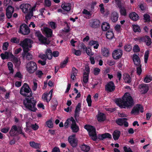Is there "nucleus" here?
Here are the masks:
<instances>
[{"label":"nucleus","mask_w":152,"mask_h":152,"mask_svg":"<svg viewBox=\"0 0 152 152\" xmlns=\"http://www.w3.org/2000/svg\"><path fill=\"white\" fill-rule=\"evenodd\" d=\"M115 30L117 32H120L121 30V27L120 25L117 24L115 27Z\"/></svg>","instance_id":"obj_64"},{"label":"nucleus","mask_w":152,"mask_h":152,"mask_svg":"<svg viewBox=\"0 0 152 152\" xmlns=\"http://www.w3.org/2000/svg\"><path fill=\"white\" fill-rule=\"evenodd\" d=\"M81 150L85 152H88L90 150V148L89 146L86 144L81 145L80 146Z\"/></svg>","instance_id":"obj_30"},{"label":"nucleus","mask_w":152,"mask_h":152,"mask_svg":"<svg viewBox=\"0 0 152 152\" xmlns=\"http://www.w3.org/2000/svg\"><path fill=\"white\" fill-rule=\"evenodd\" d=\"M133 60L134 64L136 66H139L141 65L140 64V59L137 55H133Z\"/></svg>","instance_id":"obj_20"},{"label":"nucleus","mask_w":152,"mask_h":152,"mask_svg":"<svg viewBox=\"0 0 152 152\" xmlns=\"http://www.w3.org/2000/svg\"><path fill=\"white\" fill-rule=\"evenodd\" d=\"M112 138L111 135L108 133H106L100 135L99 136V138L100 140H103L104 139Z\"/></svg>","instance_id":"obj_33"},{"label":"nucleus","mask_w":152,"mask_h":152,"mask_svg":"<svg viewBox=\"0 0 152 152\" xmlns=\"http://www.w3.org/2000/svg\"><path fill=\"white\" fill-rule=\"evenodd\" d=\"M127 119L126 118H119L116 121V123L119 125H124L125 127L128 126V123L126 122Z\"/></svg>","instance_id":"obj_17"},{"label":"nucleus","mask_w":152,"mask_h":152,"mask_svg":"<svg viewBox=\"0 0 152 152\" xmlns=\"http://www.w3.org/2000/svg\"><path fill=\"white\" fill-rule=\"evenodd\" d=\"M106 119L105 115L102 113H99L97 115V119L99 122L104 121Z\"/></svg>","instance_id":"obj_29"},{"label":"nucleus","mask_w":152,"mask_h":152,"mask_svg":"<svg viewBox=\"0 0 152 152\" xmlns=\"http://www.w3.org/2000/svg\"><path fill=\"white\" fill-rule=\"evenodd\" d=\"M139 88L141 89L142 91H141L142 93H146L148 89V88L147 85L146 84H143L139 86Z\"/></svg>","instance_id":"obj_28"},{"label":"nucleus","mask_w":152,"mask_h":152,"mask_svg":"<svg viewBox=\"0 0 152 152\" xmlns=\"http://www.w3.org/2000/svg\"><path fill=\"white\" fill-rule=\"evenodd\" d=\"M138 66V67L137 68V73L138 75H140L142 72V69L141 67V65Z\"/></svg>","instance_id":"obj_62"},{"label":"nucleus","mask_w":152,"mask_h":152,"mask_svg":"<svg viewBox=\"0 0 152 152\" xmlns=\"http://www.w3.org/2000/svg\"><path fill=\"white\" fill-rule=\"evenodd\" d=\"M85 51L87 55L89 56L93 55V53L91 52V49L89 48H87Z\"/></svg>","instance_id":"obj_56"},{"label":"nucleus","mask_w":152,"mask_h":152,"mask_svg":"<svg viewBox=\"0 0 152 152\" xmlns=\"http://www.w3.org/2000/svg\"><path fill=\"white\" fill-rule=\"evenodd\" d=\"M42 32L48 37H51L53 33L52 30L47 27H44L42 29Z\"/></svg>","instance_id":"obj_18"},{"label":"nucleus","mask_w":152,"mask_h":152,"mask_svg":"<svg viewBox=\"0 0 152 152\" xmlns=\"http://www.w3.org/2000/svg\"><path fill=\"white\" fill-rule=\"evenodd\" d=\"M19 32L24 35L28 34L30 32V30L27 26L23 24L20 26Z\"/></svg>","instance_id":"obj_13"},{"label":"nucleus","mask_w":152,"mask_h":152,"mask_svg":"<svg viewBox=\"0 0 152 152\" xmlns=\"http://www.w3.org/2000/svg\"><path fill=\"white\" fill-rule=\"evenodd\" d=\"M46 123L47 126L49 128H51L53 127L52 122L51 120L47 121Z\"/></svg>","instance_id":"obj_51"},{"label":"nucleus","mask_w":152,"mask_h":152,"mask_svg":"<svg viewBox=\"0 0 152 152\" xmlns=\"http://www.w3.org/2000/svg\"><path fill=\"white\" fill-rule=\"evenodd\" d=\"M86 101L88 106L89 107L91 106L92 101L91 99V96L90 95H88V96L86 99Z\"/></svg>","instance_id":"obj_45"},{"label":"nucleus","mask_w":152,"mask_h":152,"mask_svg":"<svg viewBox=\"0 0 152 152\" xmlns=\"http://www.w3.org/2000/svg\"><path fill=\"white\" fill-rule=\"evenodd\" d=\"M149 54V51L148 50H146L145 53V54L144 56V62L145 63H147L148 58V57Z\"/></svg>","instance_id":"obj_47"},{"label":"nucleus","mask_w":152,"mask_h":152,"mask_svg":"<svg viewBox=\"0 0 152 152\" xmlns=\"http://www.w3.org/2000/svg\"><path fill=\"white\" fill-rule=\"evenodd\" d=\"M115 3L118 7L120 9V11L121 15L125 16L127 14V11L124 7H122L123 4L119 0H114L112 2V3Z\"/></svg>","instance_id":"obj_8"},{"label":"nucleus","mask_w":152,"mask_h":152,"mask_svg":"<svg viewBox=\"0 0 152 152\" xmlns=\"http://www.w3.org/2000/svg\"><path fill=\"white\" fill-rule=\"evenodd\" d=\"M122 99H117L115 101L116 104L121 108L131 107L134 104L133 99L128 93H126Z\"/></svg>","instance_id":"obj_2"},{"label":"nucleus","mask_w":152,"mask_h":152,"mask_svg":"<svg viewBox=\"0 0 152 152\" xmlns=\"http://www.w3.org/2000/svg\"><path fill=\"white\" fill-rule=\"evenodd\" d=\"M123 78L125 83H129L131 81V79L130 76L126 73L124 74L123 75Z\"/></svg>","instance_id":"obj_32"},{"label":"nucleus","mask_w":152,"mask_h":152,"mask_svg":"<svg viewBox=\"0 0 152 152\" xmlns=\"http://www.w3.org/2000/svg\"><path fill=\"white\" fill-rule=\"evenodd\" d=\"M99 22L97 20H91L89 22V25L93 28H96L99 26Z\"/></svg>","instance_id":"obj_22"},{"label":"nucleus","mask_w":152,"mask_h":152,"mask_svg":"<svg viewBox=\"0 0 152 152\" xmlns=\"http://www.w3.org/2000/svg\"><path fill=\"white\" fill-rule=\"evenodd\" d=\"M61 7L64 10L68 12L69 11L71 10V5L69 3H66L64 2L61 4Z\"/></svg>","instance_id":"obj_19"},{"label":"nucleus","mask_w":152,"mask_h":152,"mask_svg":"<svg viewBox=\"0 0 152 152\" xmlns=\"http://www.w3.org/2000/svg\"><path fill=\"white\" fill-rule=\"evenodd\" d=\"M50 27L52 29H55L56 27V23L54 22H50L49 23Z\"/></svg>","instance_id":"obj_52"},{"label":"nucleus","mask_w":152,"mask_h":152,"mask_svg":"<svg viewBox=\"0 0 152 152\" xmlns=\"http://www.w3.org/2000/svg\"><path fill=\"white\" fill-rule=\"evenodd\" d=\"M72 53L75 54L76 56H79L81 55V52L80 50H77L75 49H73L72 50Z\"/></svg>","instance_id":"obj_50"},{"label":"nucleus","mask_w":152,"mask_h":152,"mask_svg":"<svg viewBox=\"0 0 152 152\" xmlns=\"http://www.w3.org/2000/svg\"><path fill=\"white\" fill-rule=\"evenodd\" d=\"M140 111L141 113H143L144 111L143 108L141 105L137 104L133 107L131 113L134 115H137L139 113Z\"/></svg>","instance_id":"obj_10"},{"label":"nucleus","mask_w":152,"mask_h":152,"mask_svg":"<svg viewBox=\"0 0 152 152\" xmlns=\"http://www.w3.org/2000/svg\"><path fill=\"white\" fill-rule=\"evenodd\" d=\"M81 103H79L77 105L75 110V113H77L80 111L81 107Z\"/></svg>","instance_id":"obj_60"},{"label":"nucleus","mask_w":152,"mask_h":152,"mask_svg":"<svg viewBox=\"0 0 152 152\" xmlns=\"http://www.w3.org/2000/svg\"><path fill=\"white\" fill-rule=\"evenodd\" d=\"M26 69L29 73L32 74L37 70V66L35 62L31 61L27 63Z\"/></svg>","instance_id":"obj_7"},{"label":"nucleus","mask_w":152,"mask_h":152,"mask_svg":"<svg viewBox=\"0 0 152 152\" xmlns=\"http://www.w3.org/2000/svg\"><path fill=\"white\" fill-rule=\"evenodd\" d=\"M13 12V7L11 6H8L6 10V15L7 17L9 19L11 18Z\"/></svg>","instance_id":"obj_16"},{"label":"nucleus","mask_w":152,"mask_h":152,"mask_svg":"<svg viewBox=\"0 0 152 152\" xmlns=\"http://www.w3.org/2000/svg\"><path fill=\"white\" fill-rule=\"evenodd\" d=\"M84 128L88 132L91 138L94 140H96L97 139V136L95 128L93 126L89 125H85Z\"/></svg>","instance_id":"obj_6"},{"label":"nucleus","mask_w":152,"mask_h":152,"mask_svg":"<svg viewBox=\"0 0 152 152\" xmlns=\"http://www.w3.org/2000/svg\"><path fill=\"white\" fill-rule=\"evenodd\" d=\"M152 80V77L150 75H147L144 78V81L146 83H148Z\"/></svg>","instance_id":"obj_42"},{"label":"nucleus","mask_w":152,"mask_h":152,"mask_svg":"<svg viewBox=\"0 0 152 152\" xmlns=\"http://www.w3.org/2000/svg\"><path fill=\"white\" fill-rule=\"evenodd\" d=\"M140 40L145 42L147 46H149L151 43V39L148 36H146L143 37L141 38Z\"/></svg>","instance_id":"obj_21"},{"label":"nucleus","mask_w":152,"mask_h":152,"mask_svg":"<svg viewBox=\"0 0 152 152\" xmlns=\"http://www.w3.org/2000/svg\"><path fill=\"white\" fill-rule=\"evenodd\" d=\"M120 132L118 130H115L113 134V138L115 140H117L120 135Z\"/></svg>","instance_id":"obj_37"},{"label":"nucleus","mask_w":152,"mask_h":152,"mask_svg":"<svg viewBox=\"0 0 152 152\" xmlns=\"http://www.w3.org/2000/svg\"><path fill=\"white\" fill-rule=\"evenodd\" d=\"M17 127L16 125H13L10 131V134L11 136L17 135Z\"/></svg>","instance_id":"obj_26"},{"label":"nucleus","mask_w":152,"mask_h":152,"mask_svg":"<svg viewBox=\"0 0 152 152\" xmlns=\"http://www.w3.org/2000/svg\"><path fill=\"white\" fill-rule=\"evenodd\" d=\"M118 13L115 11H113L111 14L110 18L113 22H116L118 20Z\"/></svg>","instance_id":"obj_24"},{"label":"nucleus","mask_w":152,"mask_h":152,"mask_svg":"<svg viewBox=\"0 0 152 152\" xmlns=\"http://www.w3.org/2000/svg\"><path fill=\"white\" fill-rule=\"evenodd\" d=\"M69 125L71 126V128L73 132H77L78 131L79 127L77 125L73 118L71 117L68 118L64 123V126L66 127H68Z\"/></svg>","instance_id":"obj_4"},{"label":"nucleus","mask_w":152,"mask_h":152,"mask_svg":"<svg viewBox=\"0 0 152 152\" xmlns=\"http://www.w3.org/2000/svg\"><path fill=\"white\" fill-rule=\"evenodd\" d=\"M31 126L34 130H36L39 128V126L36 124H31Z\"/></svg>","instance_id":"obj_59"},{"label":"nucleus","mask_w":152,"mask_h":152,"mask_svg":"<svg viewBox=\"0 0 152 152\" xmlns=\"http://www.w3.org/2000/svg\"><path fill=\"white\" fill-rule=\"evenodd\" d=\"M69 143L73 147H75L77 145V140L75 137V135L73 134L69 136L68 138Z\"/></svg>","instance_id":"obj_12"},{"label":"nucleus","mask_w":152,"mask_h":152,"mask_svg":"<svg viewBox=\"0 0 152 152\" xmlns=\"http://www.w3.org/2000/svg\"><path fill=\"white\" fill-rule=\"evenodd\" d=\"M100 71V69L97 67H96L94 69V74L95 75H98Z\"/></svg>","instance_id":"obj_55"},{"label":"nucleus","mask_w":152,"mask_h":152,"mask_svg":"<svg viewBox=\"0 0 152 152\" xmlns=\"http://www.w3.org/2000/svg\"><path fill=\"white\" fill-rule=\"evenodd\" d=\"M30 146L34 148H40V145L39 143H36L34 141L29 142Z\"/></svg>","instance_id":"obj_35"},{"label":"nucleus","mask_w":152,"mask_h":152,"mask_svg":"<svg viewBox=\"0 0 152 152\" xmlns=\"http://www.w3.org/2000/svg\"><path fill=\"white\" fill-rule=\"evenodd\" d=\"M8 53L7 52H5L4 53H1L0 56L1 58L3 59H8L9 57H10V53Z\"/></svg>","instance_id":"obj_41"},{"label":"nucleus","mask_w":152,"mask_h":152,"mask_svg":"<svg viewBox=\"0 0 152 152\" xmlns=\"http://www.w3.org/2000/svg\"><path fill=\"white\" fill-rule=\"evenodd\" d=\"M101 53L103 56L107 57L110 55V51L107 48L103 47L101 49Z\"/></svg>","instance_id":"obj_23"},{"label":"nucleus","mask_w":152,"mask_h":152,"mask_svg":"<svg viewBox=\"0 0 152 152\" xmlns=\"http://www.w3.org/2000/svg\"><path fill=\"white\" fill-rule=\"evenodd\" d=\"M7 66L10 73L13 74L14 72V69H13V66L12 63L11 62H9L7 63Z\"/></svg>","instance_id":"obj_39"},{"label":"nucleus","mask_w":152,"mask_h":152,"mask_svg":"<svg viewBox=\"0 0 152 152\" xmlns=\"http://www.w3.org/2000/svg\"><path fill=\"white\" fill-rule=\"evenodd\" d=\"M51 102V106L53 108H56L58 102L57 100L55 99H53Z\"/></svg>","instance_id":"obj_44"},{"label":"nucleus","mask_w":152,"mask_h":152,"mask_svg":"<svg viewBox=\"0 0 152 152\" xmlns=\"http://www.w3.org/2000/svg\"><path fill=\"white\" fill-rule=\"evenodd\" d=\"M133 28V30L135 32H139L140 31V29L139 26L137 25H132Z\"/></svg>","instance_id":"obj_46"},{"label":"nucleus","mask_w":152,"mask_h":152,"mask_svg":"<svg viewBox=\"0 0 152 152\" xmlns=\"http://www.w3.org/2000/svg\"><path fill=\"white\" fill-rule=\"evenodd\" d=\"M51 5V2L49 0H45L44 1V5L45 6L49 7Z\"/></svg>","instance_id":"obj_63"},{"label":"nucleus","mask_w":152,"mask_h":152,"mask_svg":"<svg viewBox=\"0 0 152 152\" xmlns=\"http://www.w3.org/2000/svg\"><path fill=\"white\" fill-rule=\"evenodd\" d=\"M22 55L23 58H26L28 60H31L32 58V55L29 53L28 52V51H23Z\"/></svg>","instance_id":"obj_27"},{"label":"nucleus","mask_w":152,"mask_h":152,"mask_svg":"<svg viewBox=\"0 0 152 152\" xmlns=\"http://www.w3.org/2000/svg\"><path fill=\"white\" fill-rule=\"evenodd\" d=\"M32 43L33 42L31 40L26 38L21 41L20 45L23 47V51H28L29 48L31 47Z\"/></svg>","instance_id":"obj_5"},{"label":"nucleus","mask_w":152,"mask_h":152,"mask_svg":"<svg viewBox=\"0 0 152 152\" xmlns=\"http://www.w3.org/2000/svg\"><path fill=\"white\" fill-rule=\"evenodd\" d=\"M36 7L34 6L31 7L28 4H23L20 5V8L24 13L26 14V19H29L33 16V12L35 10Z\"/></svg>","instance_id":"obj_3"},{"label":"nucleus","mask_w":152,"mask_h":152,"mask_svg":"<svg viewBox=\"0 0 152 152\" xmlns=\"http://www.w3.org/2000/svg\"><path fill=\"white\" fill-rule=\"evenodd\" d=\"M129 17L131 19L135 21L137 20L139 18L138 15L134 12L131 13L129 15Z\"/></svg>","instance_id":"obj_31"},{"label":"nucleus","mask_w":152,"mask_h":152,"mask_svg":"<svg viewBox=\"0 0 152 152\" xmlns=\"http://www.w3.org/2000/svg\"><path fill=\"white\" fill-rule=\"evenodd\" d=\"M123 54L122 51L120 49H118L114 50L112 53L113 58L115 60L120 58Z\"/></svg>","instance_id":"obj_11"},{"label":"nucleus","mask_w":152,"mask_h":152,"mask_svg":"<svg viewBox=\"0 0 152 152\" xmlns=\"http://www.w3.org/2000/svg\"><path fill=\"white\" fill-rule=\"evenodd\" d=\"M89 45L91 46H93L94 49H97L98 48L99 44L97 41H91L89 43Z\"/></svg>","instance_id":"obj_38"},{"label":"nucleus","mask_w":152,"mask_h":152,"mask_svg":"<svg viewBox=\"0 0 152 152\" xmlns=\"http://www.w3.org/2000/svg\"><path fill=\"white\" fill-rule=\"evenodd\" d=\"M110 26L109 24L106 22H104L102 25V29L103 31H105L109 28Z\"/></svg>","instance_id":"obj_36"},{"label":"nucleus","mask_w":152,"mask_h":152,"mask_svg":"<svg viewBox=\"0 0 152 152\" xmlns=\"http://www.w3.org/2000/svg\"><path fill=\"white\" fill-rule=\"evenodd\" d=\"M106 35L107 38L109 39H112L114 37L113 33L112 31H107Z\"/></svg>","instance_id":"obj_34"},{"label":"nucleus","mask_w":152,"mask_h":152,"mask_svg":"<svg viewBox=\"0 0 152 152\" xmlns=\"http://www.w3.org/2000/svg\"><path fill=\"white\" fill-rule=\"evenodd\" d=\"M35 35L37 37L39 41L41 43L45 45H48L50 43V41L44 37L40 32H37L35 33Z\"/></svg>","instance_id":"obj_9"},{"label":"nucleus","mask_w":152,"mask_h":152,"mask_svg":"<svg viewBox=\"0 0 152 152\" xmlns=\"http://www.w3.org/2000/svg\"><path fill=\"white\" fill-rule=\"evenodd\" d=\"M99 9L100 12L101 13L104 14V5L103 4H101L99 5Z\"/></svg>","instance_id":"obj_57"},{"label":"nucleus","mask_w":152,"mask_h":152,"mask_svg":"<svg viewBox=\"0 0 152 152\" xmlns=\"http://www.w3.org/2000/svg\"><path fill=\"white\" fill-rule=\"evenodd\" d=\"M11 42L13 43H18L19 42V39L16 37H13L10 40Z\"/></svg>","instance_id":"obj_53"},{"label":"nucleus","mask_w":152,"mask_h":152,"mask_svg":"<svg viewBox=\"0 0 152 152\" xmlns=\"http://www.w3.org/2000/svg\"><path fill=\"white\" fill-rule=\"evenodd\" d=\"M140 50V49L138 46L137 45H135L133 48V51L134 52H139Z\"/></svg>","instance_id":"obj_61"},{"label":"nucleus","mask_w":152,"mask_h":152,"mask_svg":"<svg viewBox=\"0 0 152 152\" xmlns=\"http://www.w3.org/2000/svg\"><path fill=\"white\" fill-rule=\"evenodd\" d=\"M20 93L23 96L28 97L23 100V104L25 107L32 111H35L37 110L35 107L36 102L33 100L32 93L27 83H24L22 87Z\"/></svg>","instance_id":"obj_1"},{"label":"nucleus","mask_w":152,"mask_h":152,"mask_svg":"<svg viewBox=\"0 0 152 152\" xmlns=\"http://www.w3.org/2000/svg\"><path fill=\"white\" fill-rule=\"evenodd\" d=\"M124 48L126 51L129 52L131 50L132 46L130 45H126L124 46Z\"/></svg>","instance_id":"obj_48"},{"label":"nucleus","mask_w":152,"mask_h":152,"mask_svg":"<svg viewBox=\"0 0 152 152\" xmlns=\"http://www.w3.org/2000/svg\"><path fill=\"white\" fill-rule=\"evenodd\" d=\"M46 55L47 56V58L49 60L51 59L52 58V51L48 49H47L45 52Z\"/></svg>","instance_id":"obj_40"},{"label":"nucleus","mask_w":152,"mask_h":152,"mask_svg":"<svg viewBox=\"0 0 152 152\" xmlns=\"http://www.w3.org/2000/svg\"><path fill=\"white\" fill-rule=\"evenodd\" d=\"M68 61V58H66L65 59L64 61L61 63L60 64V67L61 68H63L64 67L66 66Z\"/></svg>","instance_id":"obj_49"},{"label":"nucleus","mask_w":152,"mask_h":152,"mask_svg":"<svg viewBox=\"0 0 152 152\" xmlns=\"http://www.w3.org/2000/svg\"><path fill=\"white\" fill-rule=\"evenodd\" d=\"M35 74L39 78H40L43 75L42 71L39 70L37 71Z\"/></svg>","instance_id":"obj_58"},{"label":"nucleus","mask_w":152,"mask_h":152,"mask_svg":"<svg viewBox=\"0 0 152 152\" xmlns=\"http://www.w3.org/2000/svg\"><path fill=\"white\" fill-rule=\"evenodd\" d=\"M19 134H22L23 135L24 137H25L24 133L22 132V128L20 127H18V128L17 127V135Z\"/></svg>","instance_id":"obj_54"},{"label":"nucleus","mask_w":152,"mask_h":152,"mask_svg":"<svg viewBox=\"0 0 152 152\" xmlns=\"http://www.w3.org/2000/svg\"><path fill=\"white\" fill-rule=\"evenodd\" d=\"M115 89V86L114 83L112 81L108 83L105 86V90L108 92H112Z\"/></svg>","instance_id":"obj_14"},{"label":"nucleus","mask_w":152,"mask_h":152,"mask_svg":"<svg viewBox=\"0 0 152 152\" xmlns=\"http://www.w3.org/2000/svg\"><path fill=\"white\" fill-rule=\"evenodd\" d=\"M89 75L86 74H83V80L84 83H86L88 82Z\"/></svg>","instance_id":"obj_43"},{"label":"nucleus","mask_w":152,"mask_h":152,"mask_svg":"<svg viewBox=\"0 0 152 152\" xmlns=\"http://www.w3.org/2000/svg\"><path fill=\"white\" fill-rule=\"evenodd\" d=\"M51 98V96H50L47 92L44 93L42 96V99L43 100L47 102H49Z\"/></svg>","instance_id":"obj_25"},{"label":"nucleus","mask_w":152,"mask_h":152,"mask_svg":"<svg viewBox=\"0 0 152 152\" xmlns=\"http://www.w3.org/2000/svg\"><path fill=\"white\" fill-rule=\"evenodd\" d=\"M10 60L16 65H19L20 64V59L14 56L12 53H10Z\"/></svg>","instance_id":"obj_15"}]
</instances>
